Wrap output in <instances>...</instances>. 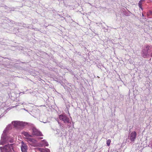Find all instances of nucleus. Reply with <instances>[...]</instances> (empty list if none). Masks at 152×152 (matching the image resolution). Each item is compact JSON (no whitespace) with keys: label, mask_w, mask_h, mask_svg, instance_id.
I'll return each instance as SVG.
<instances>
[{"label":"nucleus","mask_w":152,"mask_h":152,"mask_svg":"<svg viewBox=\"0 0 152 152\" xmlns=\"http://www.w3.org/2000/svg\"><path fill=\"white\" fill-rule=\"evenodd\" d=\"M32 135L33 137L34 136H42L43 134L38 129L35 128L32 129Z\"/></svg>","instance_id":"nucleus-1"},{"label":"nucleus","mask_w":152,"mask_h":152,"mask_svg":"<svg viewBox=\"0 0 152 152\" xmlns=\"http://www.w3.org/2000/svg\"><path fill=\"white\" fill-rule=\"evenodd\" d=\"M59 118L60 120H62L64 123H69V120L66 115L62 114L59 115Z\"/></svg>","instance_id":"nucleus-2"},{"label":"nucleus","mask_w":152,"mask_h":152,"mask_svg":"<svg viewBox=\"0 0 152 152\" xmlns=\"http://www.w3.org/2000/svg\"><path fill=\"white\" fill-rule=\"evenodd\" d=\"M137 136V133L135 132H132L130 134L129 136V139L131 141L134 142L136 139Z\"/></svg>","instance_id":"nucleus-3"},{"label":"nucleus","mask_w":152,"mask_h":152,"mask_svg":"<svg viewBox=\"0 0 152 152\" xmlns=\"http://www.w3.org/2000/svg\"><path fill=\"white\" fill-rule=\"evenodd\" d=\"M21 149L22 152H27L28 149L27 145L24 143L23 142H22Z\"/></svg>","instance_id":"nucleus-4"},{"label":"nucleus","mask_w":152,"mask_h":152,"mask_svg":"<svg viewBox=\"0 0 152 152\" xmlns=\"http://www.w3.org/2000/svg\"><path fill=\"white\" fill-rule=\"evenodd\" d=\"M12 123L14 126L16 127H18L19 126H21L23 125L22 122L19 121H14Z\"/></svg>","instance_id":"nucleus-5"},{"label":"nucleus","mask_w":152,"mask_h":152,"mask_svg":"<svg viewBox=\"0 0 152 152\" xmlns=\"http://www.w3.org/2000/svg\"><path fill=\"white\" fill-rule=\"evenodd\" d=\"M22 134L25 136L26 137H32L33 136L32 135H31L28 133V132H22Z\"/></svg>","instance_id":"nucleus-6"},{"label":"nucleus","mask_w":152,"mask_h":152,"mask_svg":"<svg viewBox=\"0 0 152 152\" xmlns=\"http://www.w3.org/2000/svg\"><path fill=\"white\" fill-rule=\"evenodd\" d=\"M39 150L41 152H48L46 149L43 148H39Z\"/></svg>","instance_id":"nucleus-7"},{"label":"nucleus","mask_w":152,"mask_h":152,"mask_svg":"<svg viewBox=\"0 0 152 152\" xmlns=\"http://www.w3.org/2000/svg\"><path fill=\"white\" fill-rule=\"evenodd\" d=\"M111 142V140L110 139H109L107 141V144L108 146H109L110 143Z\"/></svg>","instance_id":"nucleus-8"},{"label":"nucleus","mask_w":152,"mask_h":152,"mask_svg":"<svg viewBox=\"0 0 152 152\" xmlns=\"http://www.w3.org/2000/svg\"><path fill=\"white\" fill-rule=\"evenodd\" d=\"M142 3H141L140 2H139V3H138L139 7L140 8H141V9H142Z\"/></svg>","instance_id":"nucleus-9"},{"label":"nucleus","mask_w":152,"mask_h":152,"mask_svg":"<svg viewBox=\"0 0 152 152\" xmlns=\"http://www.w3.org/2000/svg\"><path fill=\"white\" fill-rule=\"evenodd\" d=\"M27 139L28 140V141H31V142L32 141V139H31V138H27Z\"/></svg>","instance_id":"nucleus-10"},{"label":"nucleus","mask_w":152,"mask_h":152,"mask_svg":"<svg viewBox=\"0 0 152 152\" xmlns=\"http://www.w3.org/2000/svg\"><path fill=\"white\" fill-rule=\"evenodd\" d=\"M145 0H140V1H139V2H140L142 3V2L143 1H144Z\"/></svg>","instance_id":"nucleus-11"},{"label":"nucleus","mask_w":152,"mask_h":152,"mask_svg":"<svg viewBox=\"0 0 152 152\" xmlns=\"http://www.w3.org/2000/svg\"><path fill=\"white\" fill-rule=\"evenodd\" d=\"M149 12H150V14H152V11H150Z\"/></svg>","instance_id":"nucleus-12"},{"label":"nucleus","mask_w":152,"mask_h":152,"mask_svg":"<svg viewBox=\"0 0 152 152\" xmlns=\"http://www.w3.org/2000/svg\"><path fill=\"white\" fill-rule=\"evenodd\" d=\"M41 138V139H42V138H42H42Z\"/></svg>","instance_id":"nucleus-13"},{"label":"nucleus","mask_w":152,"mask_h":152,"mask_svg":"<svg viewBox=\"0 0 152 152\" xmlns=\"http://www.w3.org/2000/svg\"><path fill=\"white\" fill-rule=\"evenodd\" d=\"M151 146H152V144H151Z\"/></svg>","instance_id":"nucleus-14"}]
</instances>
